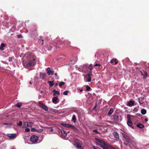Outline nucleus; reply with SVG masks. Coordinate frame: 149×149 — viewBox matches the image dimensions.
Wrapping results in <instances>:
<instances>
[{"label": "nucleus", "instance_id": "f704fd0d", "mask_svg": "<svg viewBox=\"0 0 149 149\" xmlns=\"http://www.w3.org/2000/svg\"><path fill=\"white\" fill-rule=\"evenodd\" d=\"M90 87L88 85H87L86 86V91H90V89H91Z\"/></svg>", "mask_w": 149, "mask_h": 149}, {"label": "nucleus", "instance_id": "9b49d317", "mask_svg": "<svg viewBox=\"0 0 149 149\" xmlns=\"http://www.w3.org/2000/svg\"><path fill=\"white\" fill-rule=\"evenodd\" d=\"M75 146L77 149H81L82 148V143L81 142H76Z\"/></svg>", "mask_w": 149, "mask_h": 149}, {"label": "nucleus", "instance_id": "de8ad7c7", "mask_svg": "<svg viewBox=\"0 0 149 149\" xmlns=\"http://www.w3.org/2000/svg\"><path fill=\"white\" fill-rule=\"evenodd\" d=\"M54 75L55 76H57V73H55L54 74Z\"/></svg>", "mask_w": 149, "mask_h": 149}, {"label": "nucleus", "instance_id": "4be33fe9", "mask_svg": "<svg viewBox=\"0 0 149 149\" xmlns=\"http://www.w3.org/2000/svg\"><path fill=\"white\" fill-rule=\"evenodd\" d=\"M6 46V44L3 43H1L0 47V50L3 51L4 50L3 47Z\"/></svg>", "mask_w": 149, "mask_h": 149}, {"label": "nucleus", "instance_id": "f03ea898", "mask_svg": "<svg viewBox=\"0 0 149 149\" xmlns=\"http://www.w3.org/2000/svg\"><path fill=\"white\" fill-rule=\"evenodd\" d=\"M94 142L97 145L101 147L103 149H116L110 144L107 143L103 139H99L97 138L95 139Z\"/></svg>", "mask_w": 149, "mask_h": 149}, {"label": "nucleus", "instance_id": "ea45409f", "mask_svg": "<svg viewBox=\"0 0 149 149\" xmlns=\"http://www.w3.org/2000/svg\"><path fill=\"white\" fill-rule=\"evenodd\" d=\"M22 122H19V123L17 125L18 126H20L22 125Z\"/></svg>", "mask_w": 149, "mask_h": 149}, {"label": "nucleus", "instance_id": "4468645a", "mask_svg": "<svg viewBox=\"0 0 149 149\" xmlns=\"http://www.w3.org/2000/svg\"><path fill=\"white\" fill-rule=\"evenodd\" d=\"M46 70L47 71V73L48 75H50V74L52 75L53 74L54 71L51 70L49 68H47Z\"/></svg>", "mask_w": 149, "mask_h": 149}, {"label": "nucleus", "instance_id": "2eb2a0df", "mask_svg": "<svg viewBox=\"0 0 149 149\" xmlns=\"http://www.w3.org/2000/svg\"><path fill=\"white\" fill-rule=\"evenodd\" d=\"M123 137L125 138L127 142H129L130 140V139L129 136L126 135H123Z\"/></svg>", "mask_w": 149, "mask_h": 149}, {"label": "nucleus", "instance_id": "a19ab883", "mask_svg": "<svg viewBox=\"0 0 149 149\" xmlns=\"http://www.w3.org/2000/svg\"><path fill=\"white\" fill-rule=\"evenodd\" d=\"M93 149H98V148L97 147H96L95 146H93Z\"/></svg>", "mask_w": 149, "mask_h": 149}, {"label": "nucleus", "instance_id": "a211bd4d", "mask_svg": "<svg viewBox=\"0 0 149 149\" xmlns=\"http://www.w3.org/2000/svg\"><path fill=\"white\" fill-rule=\"evenodd\" d=\"M53 95L55 96L56 95H59L60 94L59 92L58 91H56L55 90H53Z\"/></svg>", "mask_w": 149, "mask_h": 149}, {"label": "nucleus", "instance_id": "09e8293b", "mask_svg": "<svg viewBox=\"0 0 149 149\" xmlns=\"http://www.w3.org/2000/svg\"><path fill=\"white\" fill-rule=\"evenodd\" d=\"M50 130H51V131L53 132V129L52 128V129H51Z\"/></svg>", "mask_w": 149, "mask_h": 149}, {"label": "nucleus", "instance_id": "aec40b11", "mask_svg": "<svg viewBox=\"0 0 149 149\" xmlns=\"http://www.w3.org/2000/svg\"><path fill=\"white\" fill-rule=\"evenodd\" d=\"M46 75V74L45 73H40V77L41 79H44Z\"/></svg>", "mask_w": 149, "mask_h": 149}, {"label": "nucleus", "instance_id": "37998d69", "mask_svg": "<svg viewBox=\"0 0 149 149\" xmlns=\"http://www.w3.org/2000/svg\"><path fill=\"white\" fill-rule=\"evenodd\" d=\"M93 131L94 132H95L97 134H98L99 133V132H97V130H93Z\"/></svg>", "mask_w": 149, "mask_h": 149}, {"label": "nucleus", "instance_id": "cd10ccee", "mask_svg": "<svg viewBox=\"0 0 149 149\" xmlns=\"http://www.w3.org/2000/svg\"><path fill=\"white\" fill-rule=\"evenodd\" d=\"M141 113L143 115L145 114L146 113V111L144 109H143L141 110Z\"/></svg>", "mask_w": 149, "mask_h": 149}, {"label": "nucleus", "instance_id": "412c9836", "mask_svg": "<svg viewBox=\"0 0 149 149\" xmlns=\"http://www.w3.org/2000/svg\"><path fill=\"white\" fill-rule=\"evenodd\" d=\"M3 126H4V127L5 128L10 127H11V125L10 123H3Z\"/></svg>", "mask_w": 149, "mask_h": 149}, {"label": "nucleus", "instance_id": "20e7f679", "mask_svg": "<svg viewBox=\"0 0 149 149\" xmlns=\"http://www.w3.org/2000/svg\"><path fill=\"white\" fill-rule=\"evenodd\" d=\"M38 139V136L35 135L32 136L30 138V140L33 143H37Z\"/></svg>", "mask_w": 149, "mask_h": 149}, {"label": "nucleus", "instance_id": "4d7b16f0", "mask_svg": "<svg viewBox=\"0 0 149 149\" xmlns=\"http://www.w3.org/2000/svg\"><path fill=\"white\" fill-rule=\"evenodd\" d=\"M42 41L43 42V40H42Z\"/></svg>", "mask_w": 149, "mask_h": 149}, {"label": "nucleus", "instance_id": "dca6fc26", "mask_svg": "<svg viewBox=\"0 0 149 149\" xmlns=\"http://www.w3.org/2000/svg\"><path fill=\"white\" fill-rule=\"evenodd\" d=\"M134 103V101H130L127 102V105L129 106H133Z\"/></svg>", "mask_w": 149, "mask_h": 149}, {"label": "nucleus", "instance_id": "72a5a7b5", "mask_svg": "<svg viewBox=\"0 0 149 149\" xmlns=\"http://www.w3.org/2000/svg\"><path fill=\"white\" fill-rule=\"evenodd\" d=\"M65 84V83L64 82L61 81L59 83V85L60 87L62 85H64Z\"/></svg>", "mask_w": 149, "mask_h": 149}, {"label": "nucleus", "instance_id": "5fc2aeb1", "mask_svg": "<svg viewBox=\"0 0 149 149\" xmlns=\"http://www.w3.org/2000/svg\"><path fill=\"white\" fill-rule=\"evenodd\" d=\"M71 62H72V60H71Z\"/></svg>", "mask_w": 149, "mask_h": 149}, {"label": "nucleus", "instance_id": "79ce46f5", "mask_svg": "<svg viewBox=\"0 0 149 149\" xmlns=\"http://www.w3.org/2000/svg\"><path fill=\"white\" fill-rule=\"evenodd\" d=\"M17 36L18 38H21L22 37V36L21 35H17Z\"/></svg>", "mask_w": 149, "mask_h": 149}, {"label": "nucleus", "instance_id": "e433bc0d", "mask_svg": "<svg viewBox=\"0 0 149 149\" xmlns=\"http://www.w3.org/2000/svg\"><path fill=\"white\" fill-rule=\"evenodd\" d=\"M101 65L99 63H96L95 65H94L93 66H100Z\"/></svg>", "mask_w": 149, "mask_h": 149}, {"label": "nucleus", "instance_id": "a878e982", "mask_svg": "<svg viewBox=\"0 0 149 149\" xmlns=\"http://www.w3.org/2000/svg\"><path fill=\"white\" fill-rule=\"evenodd\" d=\"M48 83L49 84V86L51 87H52L54 85L53 81H49L48 82Z\"/></svg>", "mask_w": 149, "mask_h": 149}, {"label": "nucleus", "instance_id": "6ab92c4d", "mask_svg": "<svg viewBox=\"0 0 149 149\" xmlns=\"http://www.w3.org/2000/svg\"><path fill=\"white\" fill-rule=\"evenodd\" d=\"M114 136L115 138H117L118 139H119V136L118 133L117 132H115L113 133Z\"/></svg>", "mask_w": 149, "mask_h": 149}, {"label": "nucleus", "instance_id": "6e6d98bb", "mask_svg": "<svg viewBox=\"0 0 149 149\" xmlns=\"http://www.w3.org/2000/svg\"><path fill=\"white\" fill-rule=\"evenodd\" d=\"M41 93H42V91H41Z\"/></svg>", "mask_w": 149, "mask_h": 149}, {"label": "nucleus", "instance_id": "49530a36", "mask_svg": "<svg viewBox=\"0 0 149 149\" xmlns=\"http://www.w3.org/2000/svg\"><path fill=\"white\" fill-rule=\"evenodd\" d=\"M148 119L147 118H146L145 119V121H148Z\"/></svg>", "mask_w": 149, "mask_h": 149}, {"label": "nucleus", "instance_id": "f3484780", "mask_svg": "<svg viewBox=\"0 0 149 149\" xmlns=\"http://www.w3.org/2000/svg\"><path fill=\"white\" fill-rule=\"evenodd\" d=\"M115 62V64H116L118 63V61L116 58H113L111 61L110 62L112 64H113V62Z\"/></svg>", "mask_w": 149, "mask_h": 149}, {"label": "nucleus", "instance_id": "c85d7f7f", "mask_svg": "<svg viewBox=\"0 0 149 149\" xmlns=\"http://www.w3.org/2000/svg\"><path fill=\"white\" fill-rule=\"evenodd\" d=\"M31 130L33 131H37L38 132H41L43 130L42 129H40L39 130H37L33 128L31 129Z\"/></svg>", "mask_w": 149, "mask_h": 149}, {"label": "nucleus", "instance_id": "58836bf2", "mask_svg": "<svg viewBox=\"0 0 149 149\" xmlns=\"http://www.w3.org/2000/svg\"><path fill=\"white\" fill-rule=\"evenodd\" d=\"M8 60L9 61H11L13 60V58L11 57H10L9 58Z\"/></svg>", "mask_w": 149, "mask_h": 149}, {"label": "nucleus", "instance_id": "39448f33", "mask_svg": "<svg viewBox=\"0 0 149 149\" xmlns=\"http://www.w3.org/2000/svg\"><path fill=\"white\" fill-rule=\"evenodd\" d=\"M61 125L64 127H65L67 128H71L74 130H77V129L75 126L70 124H68L65 123H61Z\"/></svg>", "mask_w": 149, "mask_h": 149}, {"label": "nucleus", "instance_id": "bb28decb", "mask_svg": "<svg viewBox=\"0 0 149 149\" xmlns=\"http://www.w3.org/2000/svg\"><path fill=\"white\" fill-rule=\"evenodd\" d=\"M22 105V103L18 102L15 105V106L18 108H20Z\"/></svg>", "mask_w": 149, "mask_h": 149}, {"label": "nucleus", "instance_id": "7ed1b4c3", "mask_svg": "<svg viewBox=\"0 0 149 149\" xmlns=\"http://www.w3.org/2000/svg\"><path fill=\"white\" fill-rule=\"evenodd\" d=\"M93 65L91 64L89 66L87 64L84 65L83 66V69L85 70L86 71L91 72L92 70L93 69Z\"/></svg>", "mask_w": 149, "mask_h": 149}, {"label": "nucleus", "instance_id": "9d476101", "mask_svg": "<svg viewBox=\"0 0 149 149\" xmlns=\"http://www.w3.org/2000/svg\"><path fill=\"white\" fill-rule=\"evenodd\" d=\"M6 135L7 136L9 137L10 139H13L15 138L16 136V134H7Z\"/></svg>", "mask_w": 149, "mask_h": 149}, {"label": "nucleus", "instance_id": "864d4df0", "mask_svg": "<svg viewBox=\"0 0 149 149\" xmlns=\"http://www.w3.org/2000/svg\"><path fill=\"white\" fill-rule=\"evenodd\" d=\"M139 103H140V104H142V103H141L140 102V101H139Z\"/></svg>", "mask_w": 149, "mask_h": 149}, {"label": "nucleus", "instance_id": "ddd939ff", "mask_svg": "<svg viewBox=\"0 0 149 149\" xmlns=\"http://www.w3.org/2000/svg\"><path fill=\"white\" fill-rule=\"evenodd\" d=\"M134 116L131 115L127 114V121H131V120L133 119L134 118Z\"/></svg>", "mask_w": 149, "mask_h": 149}, {"label": "nucleus", "instance_id": "c756f323", "mask_svg": "<svg viewBox=\"0 0 149 149\" xmlns=\"http://www.w3.org/2000/svg\"><path fill=\"white\" fill-rule=\"evenodd\" d=\"M127 122V124L128 125L130 126V127H132L133 128V127H132V122Z\"/></svg>", "mask_w": 149, "mask_h": 149}, {"label": "nucleus", "instance_id": "f8f14e48", "mask_svg": "<svg viewBox=\"0 0 149 149\" xmlns=\"http://www.w3.org/2000/svg\"><path fill=\"white\" fill-rule=\"evenodd\" d=\"M52 102L54 104H56L59 101L58 98L57 97H53L52 99Z\"/></svg>", "mask_w": 149, "mask_h": 149}, {"label": "nucleus", "instance_id": "3c124183", "mask_svg": "<svg viewBox=\"0 0 149 149\" xmlns=\"http://www.w3.org/2000/svg\"><path fill=\"white\" fill-rule=\"evenodd\" d=\"M29 84H32V82H31V81H30V82H29Z\"/></svg>", "mask_w": 149, "mask_h": 149}, {"label": "nucleus", "instance_id": "603ef678", "mask_svg": "<svg viewBox=\"0 0 149 149\" xmlns=\"http://www.w3.org/2000/svg\"><path fill=\"white\" fill-rule=\"evenodd\" d=\"M43 43L42 42L41 43L42 45H43Z\"/></svg>", "mask_w": 149, "mask_h": 149}, {"label": "nucleus", "instance_id": "0eeeda50", "mask_svg": "<svg viewBox=\"0 0 149 149\" xmlns=\"http://www.w3.org/2000/svg\"><path fill=\"white\" fill-rule=\"evenodd\" d=\"M33 125V123L30 122H25L23 123L22 127H32Z\"/></svg>", "mask_w": 149, "mask_h": 149}, {"label": "nucleus", "instance_id": "473e14b6", "mask_svg": "<svg viewBox=\"0 0 149 149\" xmlns=\"http://www.w3.org/2000/svg\"><path fill=\"white\" fill-rule=\"evenodd\" d=\"M74 61L73 63V64H75L76 63L77 61V60H78L77 57L76 56L75 58V59H74Z\"/></svg>", "mask_w": 149, "mask_h": 149}, {"label": "nucleus", "instance_id": "6e6552de", "mask_svg": "<svg viewBox=\"0 0 149 149\" xmlns=\"http://www.w3.org/2000/svg\"><path fill=\"white\" fill-rule=\"evenodd\" d=\"M92 75L91 72H89L85 76V77L86 79V81L88 82H90L91 81V76Z\"/></svg>", "mask_w": 149, "mask_h": 149}, {"label": "nucleus", "instance_id": "f257e3e1", "mask_svg": "<svg viewBox=\"0 0 149 149\" xmlns=\"http://www.w3.org/2000/svg\"><path fill=\"white\" fill-rule=\"evenodd\" d=\"M36 62V57L33 53L28 54L26 56V61L22 62L23 66L26 68L30 69L33 67Z\"/></svg>", "mask_w": 149, "mask_h": 149}, {"label": "nucleus", "instance_id": "8fccbe9b", "mask_svg": "<svg viewBox=\"0 0 149 149\" xmlns=\"http://www.w3.org/2000/svg\"><path fill=\"white\" fill-rule=\"evenodd\" d=\"M83 91V89H81L79 91L80 92H81Z\"/></svg>", "mask_w": 149, "mask_h": 149}, {"label": "nucleus", "instance_id": "4c0bfd02", "mask_svg": "<svg viewBox=\"0 0 149 149\" xmlns=\"http://www.w3.org/2000/svg\"><path fill=\"white\" fill-rule=\"evenodd\" d=\"M30 131V129L29 128H26L25 129V131L26 132H29Z\"/></svg>", "mask_w": 149, "mask_h": 149}, {"label": "nucleus", "instance_id": "423d86ee", "mask_svg": "<svg viewBox=\"0 0 149 149\" xmlns=\"http://www.w3.org/2000/svg\"><path fill=\"white\" fill-rule=\"evenodd\" d=\"M113 120L117 121L119 120H121L122 117L121 116H119L118 114H115L113 115Z\"/></svg>", "mask_w": 149, "mask_h": 149}, {"label": "nucleus", "instance_id": "393cba45", "mask_svg": "<svg viewBox=\"0 0 149 149\" xmlns=\"http://www.w3.org/2000/svg\"><path fill=\"white\" fill-rule=\"evenodd\" d=\"M61 135L62 136H63L64 137H65L66 136L67 133L64 130L61 131Z\"/></svg>", "mask_w": 149, "mask_h": 149}, {"label": "nucleus", "instance_id": "c9c22d12", "mask_svg": "<svg viewBox=\"0 0 149 149\" xmlns=\"http://www.w3.org/2000/svg\"><path fill=\"white\" fill-rule=\"evenodd\" d=\"M68 92V91H65L63 92V94L65 95H67Z\"/></svg>", "mask_w": 149, "mask_h": 149}, {"label": "nucleus", "instance_id": "1a4fd4ad", "mask_svg": "<svg viewBox=\"0 0 149 149\" xmlns=\"http://www.w3.org/2000/svg\"><path fill=\"white\" fill-rule=\"evenodd\" d=\"M38 106L42 108L43 109H44L45 111H47L48 109V108L47 107V106L44 104L41 103H39Z\"/></svg>", "mask_w": 149, "mask_h": 149}, {"label": "nucleus", "instance_id": "c03bdc74", "mask_svg": "<svg viewBox=\"0 0 149 149\" xmlns=\"http://www.w3.org/2000/svg\"><path fill=\"white\" fill-rule=\"evenodd\" d=\"M97 107V105H96L94 107H93V109L94 110H96V108Z\"/></svg>", "mask_w": 149, "mask_h": 149}, {"label": "nucleus", "instance_id": "5701e85b", "mask_svg": "<svg viewBox=\"0 0 149 149\" xmlns=\"http://www.w3.org/2000/svg\"><path fill=\"white\" fill-rule=\"evenodd\" d=\"M141 74L142 76L146 77H148V75L146 72L143 71V72L141 71Z\"/></svg>", "mask_w": 149, "mask_h": 149}, {"label": "nucleus", "instance_id": "a18cd8bd", "mask_svg": "<svg viewBox=\"0 0 149 149\" xmlns=\"http://www.w3.org/2000/svg\"><path fill=\"white\" fill-rule=\"evenodd\" d=\"M58 83H56L55 84V85L54 86H58Z\"/></svg>", "mask_w": 149, "mask_h": 149}, {"label": "nucleus", "instance_id": "7c9ffc66", "mask_svg": "<svg viewBox=\"0 0 149 149\" xmlns=\"http://www.w3.org/2000/svg\"><path fill=\"white\" fill-rule=\"evenodd\" d=\"M137 126L138 127H139L141 128H143V127H144V125L141 124H137Z\"/></svg>", "mask_w": 149, "mask_h": 149}, {"label": "nucleus", "instance_id": "2f4dec72", "mask_svg": "<svg viewBox=\"0 0 149 149\" xmlns=\"http://www.w3.org/2000/svg\"><path fill=\"white\" fill-rule=\"evenodd\" d=\"M76 121V118L75 116L74 115H73L72 118V121Z\"/></svg>", "mask_w": 149, "mask_h": 149}, {"label": "nucleus", "instance_id": "b1692460", "mask_svg": "<svg viewBox=\"0 0 149 149\" xmlns=\"http://www.w3.org/2000/svg\"><path fill=\"white\" fill-rule=\"evenodd\" d=\"M113 108H111L108 112L107 114L108 115V116H110L112 113L113 112Z\"/></svg>", "mask_w": 149, "mask_h": 149}]
</instances>
